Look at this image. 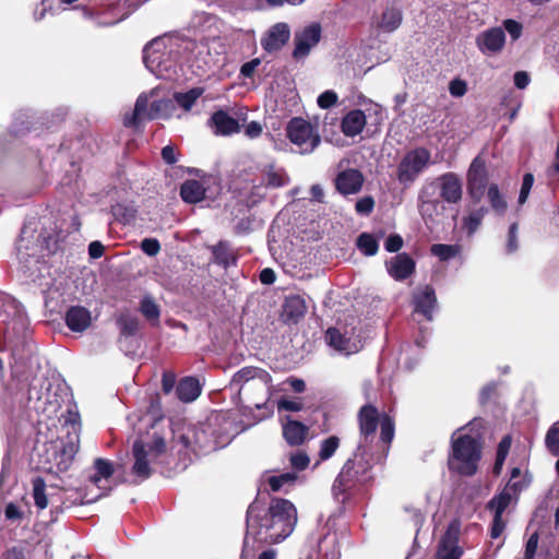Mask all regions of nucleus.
<instances>
[{
	"label": "nucleus",
	"mask_w": 559,
	"mask_h": 559,
	"mask_svg": "<svg viewBox=\"0 0 559 559\" xmlns=\"http://www.w3.org/2000/svg\"><path fill=\"white\" fill-rule=\"evenodd\" d=\"M298 521L293 502L273 498L269 506L255 500L247 509V535L261 544H278L290 536Z\"/></svg>",
	"instance_id": "1"
},
{
	"label": "nucleus",
	"mask_w": 559,
	"mask_h": 559,
	"mask_svg": "<svg viewBox=\"0 0 559 559\" xmlns=\"http://www.w3.org/2000/svg\"><path fill=\"white\" fill-rule=\"evenodd\" d=\"M7 317L4 344L12 354V377L28 381L39 367L38 357L34 352V344L26 340L28 319L23 306L13 298H8L3 310Z\"/></svg>",
	"instance_id": "2"
},
{
	"label": "nucleus",
	"mask_w": 559,
	"mask_h": 559,
	"mask_svg": "<svg viewBox=\"0 0 559 559\" xmlns=\"http://www.w3.org/2000/svg\"><path fill=\"white\" fill-rule=\"evenodd\" d=\"M170 435L173 432L164 430V421L159 419L151 426L146 437L134 441L131 467V475L134 477L133 484L148 479L155 471V466L163 462L165 455L170 451V445H168Z\"/></svg>",
	"instance_id": "3"
},
{
	"label": "nucleus",
	"mask_w": 559,
	"mask_h": 559,
	"mask_svg": "<svg viewBox=\"0 0 559 559\" xmlns=\"http://www.w3.org/2000/svg\"><path fill=\"white\" fill-rule=\"evenodd\" d=\"M198 45L179 36H163L151 40L143 49V61L156 78L171 80L182 53H193Z\"/></svg>",
	"instance_id": "4"
},
{
	"label": "nucleus",
	"mask_w": 559,
	"mask_h": 559,
	"mask_svg": "<svg viewBox=\"0 0 559 559\" xmlns=\"http://www.w3.org/2000/svg\"><path fill=\"white\" fill-rule=\"evenodd\" d=\"M164 430L173 432L169 437L171 439L170 452L176 451L178 455L185 456L190 452L195 455L210 453L225 447L230 440L228 436H215L211 420L198 426H185L176 430L170 425H164Z\"/></svg>",
	"instance_id": "5"
},
{
	"label": "nucleus",
	"mask_w": 559,
	"mask_h": 559,
	"mask_svg": "<svg viewBox=\"0 0 559 559\" xmlns=\"http://www.w3.org/2000/svg\"><path fill=\"white\" fill-rule=\"evenodd\" d=\"M79 447L78 431H67L66 436L35 448V453L39 457L37 467L51 474L66 472L71 466Z\"/></svg>",
	"instance_id": "6"
},
{
	"label": "nucleus",
	"mask_w": 559,
	"mask_h": 559,
	"mask_svg": "<svg viewBox=\"0 0 559 559\" xmlns=\"http://www.w3.org/2000/svg\"><path fill=\"white\" fill-rule=\"evenodd\" d=\"M452 435V454L449 457V468L460 475L472 476L477 472L478 462L481 456V445L476 437L467 433Z\"/></svg>",
	"instance_id": "7"
},
{
	"label": "nucleus",
	"mask_w": 559,
	"mask_h": 559,
	"mask_svg": "<svg viewBox=\"0 0 559 559\" xmlns=\"http://www.w3.org/2000/svg\"><path fill=\"white\" fill-rule=\"evenodd\" d=\"M51 243V235L39 228V222L29 221L22 227L16 241L17 255L22 261H27L28 258L37 261L46 251H52Z\"/></svg>",
	"instance_id": "8"
},
{
	"label": "nucleus",
	"mask_w": 559,
	"mask_h": 559,
	"mask_svg": "<svg viewBox=\"0 0 559 559\" xmlns=\"http://www.w3.org/2000/svg\"><path fill=\"white\" fill-rule=\"evenodd\" d=\"M360 441L368 445L369 438H373L377 427H381V440L383 443H390L394 437V424L388 415L379 416L376 407L365 405L358 413Z\"/></svg>",
	"instance_id": "9"
},
{
	"label": "nucleus",
	"mask_w": 559,
	"mask_h": 559,
	"mask_svg": "<svg viewBox=\"0 0 559 559\" xmlns=\"http://www.w3.org/2000/svg\"><path fill=\"white\" fill-rule=\"evenodd\" d=\"M430 164L431 153L427 148L416 147L411 150L397 165L396 179L404 187H409Z\"/></svg>",
	"instance_id": "10"
},
{
	"label": "nucleus",
	"mask_w": 559,
	"mask_h": 559,
	"mask_svg": "<svg viewBox=\"0 0 559 559\" xmlns=\"http://www.w3.org/2000/svg\"><path fill=\"white\" fill-rule=\"evenodd\" d=\"M366 456H368V445L359 442L354 457L346 461L341 473L335 479L334 487H336V485L345 486L352 480H358L361 483L367 481L369 479L367 472L371 465Z\"/></svg>",
	"instance_id": "11"
},
{
	"label": "nucleus",
	"mask_w": 559,
	"mask_h": 559,
	"mask_svg": "<svg viewBox=\"0 0 559 559\" xmlns=\"http://www.w3.org/2000/svg\"><path fill=\"white\" fill-rule=\"evenodd\" d=\"M287 136L299 147V153L308 154L320 144V135L312 124L302 118H293L287 126Z\"/></svg>",
	"instance_id": "12"
},
{
	"label": "nucleus",
	"mask_w": 559,
	"mask_h": 559,
	"mask_svg": "<svg viewBox=\"0 0 559 559\" xmlns=\"http://www.w3.org/2000/svg\"><path fill=\"white\" fill-rule=\"evenodd\" d=\"M437 189L433 185L421 189L418 197V210L421 217L428 222H437L447 211L445 203L436 195Z\"/></svg>",
	"instance_id": "13"
},
{
	"label": "nucleus",
	"mask_w": 559,
	"mask_h": 559,
	"mask_svg": "<svg viewBox=\"0 0 559 559\" xmlns=\"http://www.w3.org/2000/svg\"><path fill=\"white\" fill-rule=\"evenodd\" d=\"M321 39V26L318 23H311L295 32L293 57L296 60H302L310 53Z\"/></svg>",
	"instance_id": "14"
},
{
	"label": "nucleus",
	"mask_w": 559,
	"mask_h": 559,
	"mask_svg": "<svg viewBox=\"0 0 559 559\" xmlns=\"http://www.w3.org/2000/svg\"><path fill=\"white\" fill-rule=\"evenodd\" d=\"M460 533V522L452 521L439 542L436 559H461L463 548L459 545Z\"/></svg>",
	"instance_id": "15"
},
{
	"label": "nucleus",
	"mask_w": 559,
	"mask_h": 559,
	"mask_svg": "<svg viewBox=\"0 0 559 559\" xmlns=\"http://www.w3.org/2000/svg\"><path fill=\"white\" fill-rule=\"evenodd\" d=\"M414 312L413 317L423 316L427 321L433 320L438 309V300L433 287L424 285L417 287L413 293Z\"/></svg>",
	"instance_id": "16"
},
{
	"label": "nucleus",
	"mask_w": 559,
	"mask_h": 559,
	"mask_svg": "<svg viewBox=\"0 0 559 559\" xmlns=\"http://www.w3.org/2000/svg\"><path fill=\"white\" fill-rule=\"evenodd\" d=\"M506 39V33L502 27H490L476 36L475 44L483 55L491 57L503 50Z\"/></svg>",
	"instance_id": "17"
},
{
	"label": "nucleus",
	"mask_w": 559,
	"mask_h": 559,
	"mask_svg": "<svg viewBox=\"0 0 559 559\" xmlns=\"http://www.w3.org/2000/svg\"><path fill=\"white\" fill-rule=\"evenodd\" d=\"M311 544L317 546L318 554L324 559H338L341 556L337 534L325 525L310 537Z\"/></svg>",
	"instance_id": "18"
},
{
	"label": "nucleus",
	"mask_w": 559,
	"mask_h": 559,
	"mask_svg": "<svg viewBox=\"0 0 559 559\" xmlns=\"http://www.w3.org/2000/svg\"><path fill=\"white\" fill-rule=\"evenodd\" d=\"M95 473L90 476V480L98 489V493L88 497L87 495L81 500V503H92L100 497L108 493L109 488L103 485V481H107L114 474V466L110 461L105 459H96L94 462Z\"/></svg>",
	"instance_id": "19"
},
{
	"label": "nucleus",
	"mask_w": 559,
	"mask_h": 559,
	"mask_svg": "<svg viewBox=\"0 0 559 559\" xmlns=\"http://www.w3.org/2000/svg\"><path fill=\"white\" fill-rule=\"evenodd\" d=\"M487 183V171L485 162L475 157L467 171V189L474 200H479Z\"/></svg>",
	"instance_id": "20"
},
{
	"label": "nucleus",
	"mask_w": 559,
	"mask_h": 559,
	"mask_svg": "<svg viewBox=\"0 0 559 559\" xmlns=\"http://www.w3.org/2000/svg\"><path fill=\"white\" fill-rule=\"evenodd\" d=\"M364 182V175L355 168L341 170L334 179L335 189L342 195L357 194L360 192Z\"/></svg>",
	"instance_id": "21"
},
{
	"label": "nucleus",
	"mask_w": 559,
	"mask_h": 559,
	"mask_svg": "<svg viewBox=\"0 0 559 559\" xmlns=\"http://www.w3.org/2000/svg\"><path fill=\"white\" fill-rule=\"evenodd\" d=\"M207 127L216 136H230L240 132L239 121L224 110L215 111L207 120Z\"/></svg>",
	"instance_id": "22"
},
{
	"label": "nucleus",
	"mask_w": 559,
	"mask_h": 559,
	"mask_svg": "<svg viewBox=\"0 0 559 559\" xmlns=\"http://www.w3.org/2000/svg\"><path fill=\"white\" fill-rule=\"evenodd\" d=\"M440 198L444 203L455 204L462 199V181L454 173H447L437 179Z\"/></svg>",
	"instance_id": "23"
},
{
	"label": "nucleus",
	"mask_w": 559,
	"mask_h": 559,
	"mask_svg": "<svg viewBox=\"0 0 559 559\" xmlns=\"http://www.w3.org/2000/svg\"><path fill=\"white\" fill-rule=\"evenodd\" d=\"M290 29L286 23L274 24L262 38L261 44L266 51L281 49L289 39Z\"/></svg>",
	"instance_id": "24"
},
{
	"label": "nucleus",
	"mask_w": 559,
	"mask_h": 559,
	"mask_svg": "<svg viewBox=\"0 0 559 559\" xmlns=\"http://www.w3.org/2000/svg\"><path fill=\"white\" fill-rule=\"evenodd\" d=\"M283 437L289 445H300L306 440L309 427L298 420H294L290 416L282 419Z\"/></svg>",
	"instance_id": "25"
},
{
	"label": "nucleus",
	"mask_w": 559,
	"mask_h": 559,
	"mask_svg": "<svg viewBox=\"0 0 559 559\" xmlns=\"http://www.w3.org/2000/svg\"><path fill=\"white\" fill-rule=\"evenodd\" d=\"M245 162L241 156L226 162L224 166V180L228 188L238 191L242 188L245 182Z\"/></svg>",
	"instance_id": "26"
},
{
	"label": "nucleus",
	"mask_w": 559,
	"mask_h": 559,
	"mask_svg": "<svg viewBox=\"0 0 559 559\" xmlns=\"http://www.w3.org/2000/svg\"><path fill=\"white\" fill-rule=\"evenodd\" d=\"M386 269L394 280L403 281L414 272L415 262L406 253H400L386 262Z\"/></svg>",
	"instance_id": "27"
},
{
	"label": "nucleus",
	"mask_w": 559,
	"mask_h": 559,
	"mask_svg": "<svg viewBox=\"0 0 559 559\" xmlns=\"http://www.w3.org/2000/svg\"><path fill=\"white\" fill-rule=\"evenodd\" d=\"M67 326L73 332H84L92 323L90 310L82 306H72L66 312Z\"/></svg>",
	"instance_id": "28"
},
{
	"label": "nucleus",
	"mask_w": 559,
	"mask_h": 559,
	"mask_svg": "<svg viewBox=\"0 0 559 559\" xmlns=\"http://www.w3.org/2000/svg\"><path fill=\"white\" fill-rule=\"evenodd\" d=\"M306 312L307 305L305 299L300 296H289L283 306L282 317L286 323L295 324L305 317Z\"/></svg>",
	"instance_id": "29"
},
{
	"label": "nucleus",
	"mask_w": 559,
	"mask_h": 559,
	"mask_svg": "<svg viewBox=\"0 0 559 559\" xmlns=\"http://www.w3.org/2000/svg\"><path fill=\"white\" fill-rule=\"evenodd\" d=\"M367 118L362 110L353 109L342 119L341 129L346 136H356L360 134L366 127Z\"/></svg>",
	"instance_id": "30"
},
{
	"label": "nucleus",
	"mask_w": 559,
	"mask_h": 559,
	"mask_svg": "<svg viewBox=\"0 0 559 559\" xmlns=\"http://www.w3.org/2000/svg\"><path fill=\"white\" fill-rule=\"evenodd\" d=\"M325 341L329 346L342 354L349 355L357 352V346L345 337L336 328L328 329L325 333Z\"/></svg>",
	"instance_id": "31"
},
{
	"label": "nucleus",
	"mask_w": 559,
	"mask_h": 559,
	"mask_svg": "<svg viewBox=\"0 0 559 559\" xmlns=\"http://www.w3.org/2000/svg\"><path fill=\"white\" fill-rule=\"evenodd\" d=\"M201 393V386L195 378L187 377L179 381L176 388L178 399L185 403L194 401Z\"/></svg>",
	"instance_id": "32"
},
{
	"label": "nucleus",
	"mask_w": 559,
	"mask_h": 559,
	"mask_svg": "<svg viewBox=\"0 0 559 559\" xmlns=\"http://www.w3.org/2000/svg\"><path fill=\"white\" fill-rule=\"evenodd\" d=\"M180 195L187 203H198L203 200L205 195V188L198 180H187L180 188Z\"/></svg>",
	"instance_id": "33"
},
{
	"label": "nucleus",
	"mask_w": 559,
	"mask_h": 559,
	"mask_svg": "<svg viewBox=\"0 0 559 559\" xmlns=\"http://www.w3.org/2000/svg\"><path fill=\"white\" fill-rule=\"evenodd\" d=\"M148 97L145 94H141L135 103L134 110L131 116H126L123 123L126 127H138L143 120L146 119L148 111Z\"/></svg>",
	"instance_id": "34"
},
{
	"label": "nucleus",
	"mask_w": 559,
	"mask_h": 559,
	"mask_svg": "<svg viewBox=\"0 0 559 559\" xmlns=\"http://www.w3.org/2000/svg\"><path fill=\"white\" fill-rule=\"evenodd\" d=\"M37 382H40V379H38L37 377L34 376L32 379L29 390H28V400L31 402L35 401L34 408L36 411H39L41 408V405L49 404L50 407H52L55 409L56 405H57V401L51 400V395H50L48 389L46 390V392L37 390V385H36Z\"/></svg>",
	"instance_id": "35"
},
{
	"label": "nucleus",
	"mask_w": 559,
	"mask_h": 559,
	"mask_svg": "<svg viewBox=\"0 0 559 559\" xmlns=\"http://www.w3.org/2000/svg\"><path fill=\"white\" fill-rule=\"evenodd\" d=\"M263 180L266 185L273 188H278L287 185L288 177L281 168H275L272 164H267L262 169Z\"/></svg>",
	"instance_id": "36"
},
{
	"label": "nucleus",
	"mask_w": 559,
	"mask_h": 559,
	"mask_svg": "<svg viewBox=\"0 0 559 559\" xmlns=\"http://www.w3.org/2000/svg\"><path fill=\"white\" fill-rule=\"evenodd\" d=\"M513 495V491L508 490L506 487L503 491L488 502V508L493 512L495 516H503V512L510 506Z\"/></svg>",
	"instance_id": "37"
},
{
	"label": "nucleus",
	"mask_w": 559,
	"mask_h": 559,
	"mask_svg": "<svg viewBox=\"0 0 559 559\" xmlns=\"http://www.w3.org/2000/svg\"><path fill=\"white\" fill-rule=\"evenodd\" d=\"M487 199L491 209L498 214L503 215L507 211L508 204L504 197L501 194L499 187L491 183L487 189Z\"/></svg>",
	"instance_id": "38"
},
{
	"label": "nucleus",
	"mask_w": 559,
	"mask_h": 559,
	"mask_svg": "<svg viewBox=\"0 0 559 559\" xmlns=\"http://www.w3.org/2000/svg\"><path fill=\"white\" fill-rule=\"evenodd\" d=\"M243 378H245V368H242L236 372L233 380L230 381L229 386L227 388V391L231 397L233 403L240 409L242 408L241 390L243 386V384H242Z\"/></svg>",
	"instance_id": "39"
},
{
	"label": "nucleus",
	"mask_w": 559,
	"mask_h": 559,
	"mask_svg": "<svg viewBox=\"0 0 559 559\" xmlns=\"http://www.w3.org/2000/svg\"><path fill=\"white\" fill-rule=\"evenodd\" d=\"M401 11L394 8H390L383 12L379 26L385 32H393L401 25Z\"/></svg>",
	"instance_id": "40"
},
{
	"label": "nucleus",
	"mask_w": 559,
	"mask_h": 559,
	"mask_svg": "<svg viewBox=\"0 0 559 559\" xmlns=\"http://www.w3.org/2000/svg\"><path fill=\"white\" fill-rule=\"evenodd\" d=\"M356 245L359 251L367 257L374 255L379 249L378 238L368 233L360 234Z\"/></svg>",
	"instance_id": "41"
},
{
	"label": "nucleus",
	"mask_w": 559,
	"mask_h": 559,
	"mask_svg": "<svg viewBox=\"0 0 559 559\" xmlns=\"http://www.w3.org/2000/svg\"><path fill=\"white\" fill-rule=\"evenodd\" d=\"M203 92L202 87H193L186 93H176L174 98L181 108L190 110Z\"/></svg>",
	"instance_id": "42"
},
{
	"label": "nucleus",
	"mask_w": 559,
	"mask_h": 559,
	"mask_svg": "<svg viewBox=\"0 0 559 559\" xmlns=\"http://www.w3.org/2000/svg\"><path fill=\"white\" fill-rule=\"evenodd\" d=\"M173 108V103L169 99H159L151 103L148 111L146 114L147 120H154L158 118H165L169 115V110Z\"/></svg>",
	"instance_id": "43"
},
{
	"label": "nucleus",
	"mask_w": 559,
	"mask_h": 559,
	"mask_svg": "<svg viewBox=\"0 0 559 559\" xmlns=\"http://www.w3.org/2000/svg\"><path fill=\"white\" fill-rule=\"evenodd\" d=\"M213 255L214 261L224 265L225 267H228L236 262V259L230 252L228 245L223 241L213 247Z\"/></svg>",
	"instance_id": "44"
},
{
	"label": "nucleus",
	"mask_w": 559,
	"mask_h": 559,
	"mask_svg": "<svg viewBox=\"0 0 559 559\" xmlns=\"http://www.w3.org/2000/svg\"><path fill=\"white\" fill-rule=\"evenodd\" d=\"M140 311L152 324L158 322L160 310L152 297L146 296L141 300Z\"/></svg>",
	"instance_id": "45"
},
{
	"label": "nucleus",
	"mask_w": 559,
	"mask_h": 559,
	"mask_svg": "<svg viewBox=\"0 0 559 559\" xmlns=\"http://www.w3.org/2000/svg\"><path fill=\"white\" fill-rule=\"evenodd\" d=\"M46 484L41 477H35L33 479V498L35 506L44 510L48 506L47 496L45 493Z\"/></svg>",
	"instance_id": "46"
},
{
	"label": "nucleus",
	"mask_w": 559,
	"mask_h": 559,
	"mask_svg": "<svg viewBox=\"0 0 559 559\" xmlns=\"http://www.w3.org/2000/svg\"><path fill=\"white\" fill-rule=\"evenodd\" d=\"M487 212L488 210L486 207H479L464 218L463 227L468 231V234H473L477 230Z\"/></svg>",
	"instance_id": "47"
},
{
	"label": "nucleus",
	"mask_w": 559,
	"mask_h": 559,
	"mask_svg": "<svg viewBox=\"0 0 559 559\" xmlns=\"http://www.w3.org/2000/svg\"><path fill=\"white\" fill-rule=\"evenodd\" d=\"M340 447V439L336 436H331L321 441L319 457L321 461H326L333 456Z\"/></svg>",
	"instance_id": "48"
},
{
	"label": "nucleus",
	"mask_w": 559,
	"mask_h": 559,
	"mask_svg": "<svg viewBox=\"0 0 559 559\" xmlns=\"http://www.w3.org/2000/svg\"><path fill=\"white\" fill-rule=\"evenodd\" d=\"M430 251L433 255L438 257L442 261L450 260L460 251V248L457 246L453 245H443V243H436L432 245L430 248Z\"/></svg>",
	"instance_id": "49"
},
{
	"label": "nucleus",
	"mask_w": 559,
	"mask_h": 559,
	"mask_svg": "<svg viewBox=\"0 0 559 559\" xmlns=\"http://www.w3.org/2000/svg\"><path fill=\"white\" fill-rule=\"evenodd\" d=\"M297 479V475L293 472L283 473L281 475L271 476L269 478L270 488L273 491L283 489L286 485H293Z\"/></svg>",
	"instance_id": "50"
},
{
	"label": "nucleus",
	"mask_w": 559,
	"mask_h": 559,
	"mask_svg": "<svg viewBox=\"0 0 559 559\" xmlns=\"http://www.w3.org/2000/svg\"><path fill=\"white\" fill-rule=\"evenodd\" d=\"M542 555L544 559H559V543L552 534L543 540Z\"/></svg>",
	"instance_id": "51"
},
{
	"label": "nucleus",
	"mask_w": 559,
	"mask_h": 559,
	"mask_svg": "<svg viewBox=\"0 0 559 559\" xmlns=\"http://www.w3.org/2000/svg\"><path fill=\"white\" fill-rule=\"evenodd\" d=\"M546 447L554 455H559V421L554 424L546 433Z\"/></svg>",
	"instance_id": "52"
},
{
	"label": "nucleus",
	"mask_w": 559,
	"mask_h": 559,
	"mask_svg": "<svg viewBox=\"0 0 559 559\" xmlns=\"http://www.w3.org/2000/svg\"><path fill=\"white\" fill-rule=\"evenodd\" d=\"M32 117L28 112H21L13 122L12 129L14 134L22 135L28 131H31L33 128V122L29 121Z\"/></svg>",
	"instance_id": "53"
},
{
	"label": "nucleus",
	"mask_w": 559,
	"mask_h": 559,
	"mask_svg": "<svg viewBox=\"0 0 559 559\" xmlns=\"http://www.w3.org/2000/svg\"><path fill=\"white\" fill-rule=\"evenodd\" d=\"M122 335H134L139 329V320L131 316H121L118 320Z\"/></svg>",
	"instance_id": "54"
},
{
	"label": "nucleus",
	"mask_w": 559,
	"mask_h": 559,
	"mask_svg": "<svg viewBox=\"0 0 559 559\" xmlns=\"http://www.w3.org/2000/svg\"><path fill=\"white\" fill-rule=\"evenodd\" d=\"M278 412H299L304 407L300 399L282 397L276 402Z\"/></svg>",
	"instance_id": "55"
},
{
	"label": "nucleus",
	"mask_w": 559,
	"mask_h": 559,
	"mask_svg": "<svg viewBox=\"0 0 559 559\" xmlns=\"http://www.w3.org/2000/svg\"><path fill=\"white\" fill-rule=\"evenodd\" d=\"M520 475H521V469L519 467H513L511 471L510 480L508 481V484L506 486L508 488V490H512L514 495H516L518 492L523 490L528 484V481H526V480H516V478H519Z\"/></svg>",
	"instance_id": "56"
},
{
	"label": "nucleus",
	"mask_w": 559,
	"mask_h": 559,
	"mask_svg": "<svg viewBox=\"0 0 559 559\" xmlns=\"http://www.w3.org/2000/svg\"><path fill=\"white\" fill-rule=\"evenodd\" d=\"M534 185V176L530 173L525 174L523 177L522 186L519 193L518 203L519 205H523L530 195L532 187Z\"/></svg>",
	"instance_id": "57"
},
{
	"label": "nucleus",
	"mask_w": 559,
	"mask_h": 559,
	"mask_svg": "<svg viewBox=\"0 0 559 559\" xmlns=\"http://www.w3.org/2000/svg\"><path fill=\"white\" fill-rule=\"evenodd\" d=\"M337 100H338L337 94L332 90H328L319 95L317 103L320 108L329 109L332 106H334L337 103Z\"/></svg>",
	"instance_id": "58"
},
{
	"label": "nucleus",
	"mask_w": 559,
	"mask_h": 559,
	"mask_svg": "<svg viewBox=\"0 0 559 559\" xmlns=\"http://www.w3.org/2000/svg\"><path fill=\"white\" fill-rule=\"evenodd\" d=\"M503 29L508 32L513 40H516L522 35V24L515 20L507 19L503 21Z\"/></svg>",
	"instance_id": "59"
},
{
	"label": "nucleus",
	"mask_w": 559,
	"mask_h": 559,
	"mask_svg": "<svg viewBox=\"0 0 559 559\" xmlns=\"http://www.w3.org/2000/svg\"><path fill=\"white\" fill-rule=\"evenodd\" d=\"M374 207V200L372 197H364L355 204V210L360 215H369Z\"/></svg>",
	"instance_id": "60"
},
{
	"label": "nucleus",
	"mask_w": 559,
	"mask_h": 559,
	"mask_svg": "<svg viewBox=\"0 0 559 559\" xmlns=\"http://www.w3.org/2000/svg\"><path fill=\"white\" fill-rule=\"evenodd\" d=\"M141 249L145 254L155 257L160 250V245L155 238H145L141 241Z\"/></svg>",
	"instance_id": "61"
},
{
	"label": "nucleus",
	"mask_w": 559,
	"mask_h": 559,
	"mask_svg": "<svg viewBox=\"0 0 559 559\" xmlns=\"http://www.w3.org/2000/svg\"><path fill=\"white\" fill-rule=\"evenodd\" d=\"M290 464L297 471H304L309 465L310 459L305 452H297L290 455Z\"/></svg>",
	"instance_id": "62"
},
{
	"label": "nucleus",
	"mask_w": 559,
	"mask_h": 559,
	"mask_svg": "<svg viewBox=\"0 0 559 559\" xmlns=\"http://www.w3.org/2000/svg\"><path fill=\"white\" fill-rule=\"evenodd\" d=\"M67 431H78L80 435V415L76 411L68 409L67 417L64 419Z\"/></svg>",
	"instance_id": "63"
},
{
	"label": "nucleus",
	"mask_w": 559,
	"mask_h": 559,
	"mask_svg": "<svg viewBox=\"0 0 559 559\" xmlns=\"http://www.w3.org/2000/svg\"><path fill=\"white\" fill-rule=\"evenodd\" d=\"M467 91L466 82L460 79H454L450 82L449 92L453 97H462Z\"/></svg>",
	"instance_id": "64"
}]
</instances>
